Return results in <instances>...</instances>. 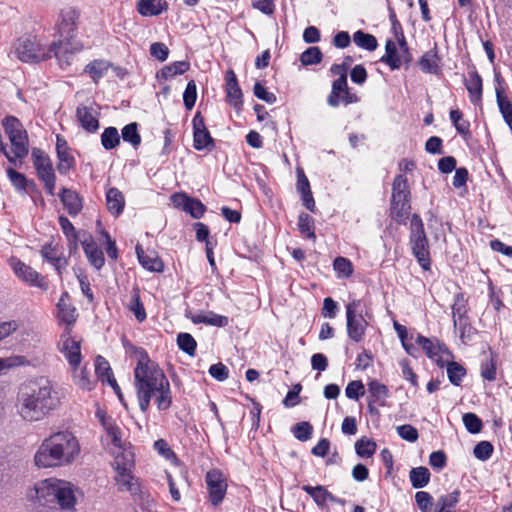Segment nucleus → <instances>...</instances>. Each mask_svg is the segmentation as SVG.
Here are the masks:
<instances>
[{
    "label": "nucleus",
    "instance_id": "f257e3e1",
    "mask_svg": "<svg viewBox=\"0 0 512 512\" xmlns=\"http://www.w3.org/2000/svg\"><path fill=\"white\" fill-rule=\"evenodd\" d=\"M137 354L134 388L140 410L146 413L152 400L159 411L168 410L172 405V393L167 376L143 349H138Z\"/></svg>",
    "mask_w": 512,
    "mask_h": 512
},
{
    "label": "nucleus",
    "instance_id": "f03ea898",
    "mask_svg": "<svg viewBox=\"0 0 512 512\" xmlns=\"http://www.w3.org/2000/svg\"><path fill=\"white\" fill-rule=\"evenodd\" d=\"M61 403L57 385L46 376H37L21 383L16 396L19 416L26 422L47 418Z\"/></svg>",
    "mask_w": 512,
    "mask_h": 512
},
{
    "label": "nucleus",
    "instance_id": "7ed1b4c3",
    "mask_svg": "<svg viewBox=\"0 0 512 512\" xmlns=\"http://www.w3.org/2000/svg\"><path fill=\"white\" fill-rule=\"evenodd\" d=\"M78 438L69 430L52 433L44 438L34 454L38 468H59L73 464L80 456Z\"/></svg>",
    "mask_w": 512,
    "mask_h": 512
},
{
    "label": "nucleus",
    "instance_id": "20e7f679",
    "mask_svg": "<svg viewBox=\"0 0 512 512\" xmlns=\"http://www.w3.org/2000/svg\"><path fill=\"white\" fill-rule=\"evenodd\" d=\"M34 491L37 502H51L64 511H76L78 489L69 481L55 477L47 478L37 482Z\"/></svg>",
    "mask_w": 512,
    "mask_h": 512
},
{
    "label": "nucleus",
    "instance_id": "39448f33",
    "mask_svg": "<svg viewBox=\"0 0 512 512\" xmlns=\"http://www.w3.org/2000/svg\"><path fill=\"white\" fill-rule=\"evenodd\" d=\"M62 49H64L62 41L48 44L38 36L21 37L14 46L15 54L22 62H40L55 56L62 63L65 62Z\"/></svg>",
    "mask_w": 512,
    "mask_h": 512
},
{
    "label": "nucleus",
    "instance_id": "423d86ee",
    "mask_svg": "<svg viewBox=\"0 0 512 512\" xmlns=\"http://www.w3.org/2000/svg\"><path fill=\"white\" fill-rule=\"evenodd\" d=\"M115 482L117 489L120 492H128L131 496L137 495L143 489L141 484L132 473L133 467V453L129 450H124L121 454L115 457Z\"/></svg>",
    "mask_w": 512,
    "mask_h": 512
},
{
    "label": "nucleus",
    "instance_id": "0eeeda50",
    "mask_svg": "<svg viewBox=\"0 0 512 512\" xmlns=\"http://www.w3.org/2000/svg\"><path fill=\"white\" fill-rule=\"evenodd\" d=\"M410 190L404 175L395 177L392 184L390 215L399 224H405L410 213Z\"/></svg>",
    "mask_w": 512,
    "mask_h": 512
},
{
    "label": "nucleus",
    "instance_id": "6e6552de",
    "mask_svg": "<svg viewBox=\"0 0 512 512\" xmlns=\"http://www.w3.org/2000/svg\"><path fill=\"white\" fill-rule=\"evenodd\" d=\"M409 241L412 253L419 265L424 270H429L431 265L429 244L425 234L424 224L418 214H413L411 217Z\"/></svg>",
    "mask_w": 512,
    "mask_h": 512
},
{
    "label": "nucleus",
    "instance_id": "1a4fd4ad",
    "mask_svg": "<svg viewBox=\"0 0 512 512\" xmlns=\"http://www.w3.org/2000/svg\"><path fill=\"white\" fill-rule=\"evenodd\" d=\"M339 77L333 81L332 90L327 98V103L332 107L340 104L349 105L359 101L357 94L350 92L347 84V69L342 65H334L331 68Z\"/></svg>",
    "mask_w": 512,
    "mask_h": 512
},
{
    "label": "nucleus",
    "instance_id": "9d476101",
    "mask_svg": "<svg viewBox=\"0 0 512 512\" xmlns=\"http://www.w3.org/2000/svg\"><path fill=\"white\" fill-rule=\"evenodd\" d=\"M3 127L12 146V154L17 159H23L27 156L28 134L22 123L14 116H8L3 120Z\"/></svg>",
    "mask_w": 512,
    "mask_h": 512
},
{
    "label": "nucleus",
    "instance_id": "9b49d317",
    "mask_svg": "<svg viewBox=\"0 0 512 512\" xmlns=\"http://www.w3.org/2000/svg\"><path fill=\"white\" fill-rule=\"evenodd\" d=\"M360 306V300H352L346 305L347 335L356 343L363 340L368 326V322L364 318Z\"/></svg>",
    "mask_w": 512,
    "mask_h": 512
},
{
    "label": "nucleus",
    "instance_id": "f8f14e48",
    "mask_svg": "<svg viewBox=\"0 0 512 512\" xmlns=\"http://www.w3.org/2000/svg\"><path fill=\"white\" fill-rule=\"evenodd\" d=\"M78 13L73 8L63 9L60 13L58 22V32L62 38L60 41L64 43L62 54L65 57V63L69 64L72 55V44L70 40L73 38L77 26Z\"/></svg>",
    "mask_w": 512,
    "mask_h": 512
},
{
    "label": "nucleus",
    "instance_id": "ddd939ff",
    "mask_svg": "<svg viewBox=\"0 0 512 512\" xmlns=\"http://www.w3.org/2000/svg\"><path fill=\"white\" fill-rule=\"evenodd\" d=\"M410 61L411 55L404 38L399 41V47L391 39L386 41L385 54L380 58V62L388 65L391 70H398L403 63H409Z\"/></svg>",
    "mask_w": 512,
    "mask_h": 512
},
{
    "label": "nucleus",
    "instance_id": "4468645a",
    "mask_svg": "<svg viewBox=\"0 0 512 512\" xmlns=\"http://www.w3.org/2000/svg\"><path fill=\"white\" fill-rule=\"evenodd\" d=\"M32 158L37 175L44 183L47 193L54 195L56 177L48 155L41 149L34 148Z\"/></svg>",
    "mask_w": 512,
    "mask_h": 512
},
{
    "label": "nucleus",
    "instance_id": "2eb2a0df",
    "mask_svg": "<svg viewBox=\"0 0 512 512\" xmlns=\"http://www.w3.org/2000/svg\"><path fill=\"white\" fill-rule=\"evenodd\" d=\"M100 106L94 101H87L77 106L76 119L80 126L89 133L99 129Z\"/></svg>",
    "mask_w": 512,
    "mask_h": 512
},
{
    "label": "nucleus",
    "instance_id": "dca6fc26",
    "mask_svg": "<svg viewBox=\"0 0 512 512\" xmlns=\"http://www.w3.org/2000/svg\"><path fill=\"white\" fill-rule=\"evenodd\" d=\"M9 264L15 275L20 280L24 281L30 286L37 287L44 291L48 289V283L46 282L45 278L32 267L26 265L24 262L16 258L10 259Z\"/></svg>",
    "mask_w": 512,
    "mask_h": 512
},
{
    "label": "nucleus",
    "instance_id": "f3484780",
    "mask_svg": "<svg viewBox=\"0 0 512 512\" xmlns=\"http://www.w3.org/2000/svg\"><path fill=\"white\" fill-rule=\"evenodd\" d=\"M205 480L210 502L214 506L219 505L223 501L227 490V481L224 474L218 469H212L206 473Z\"/></svg>",
    "mask_w": 512,
    "mask_h": 512
},
{
    "label": "nucleus",
    "instance_id": "a211bd4d",
    "mask_svg": "<svg viewBox=\"0 0 512 512\" xmlns=\"http://www.w3.org/2000/svg\"><path fill=\"white\" fill-rule=\"evenodd\" d=\"M193 124V147L198 150L210 149L214 146L213 138L205 126L204 118L198 112L192 120Z\"/></svg>",
    "mask_w": 512,
    "mask_h": 512
},
{
    "label": "nucleus",
    "instance_id": "6ab92c4d",
    "mask_svg": "<svg viewBox=\"0 0 512 512\" xmlns=\"http://www.w3.org/2000/svg\"><path fill=\"white\" fill-rule=\"evenodd\" d=\"M41 255L55 268L58 275L61 276L68 265V261L63 256L60 247L52 243L46 244L41 249Z\"/></svg>",
    "mask_w": 512,
    "mask_h": 512
},
{
    "label": "nucleus",
    "instance_id": "aec40b11",
    "mask_svg": "<svg viewBox=\"0 0 512 512\" xmlns=\"http://www.w3.org/2000/svg\"><path fill=\"white\" fill-rule=\"evenodd\" d=\"M81 244L90 264L97 270H100L105 264V259L103 252L98 248L93 237L89 234L84 235Z\"/></svg>",
    "mask_w": 512,
    "mask_h": 512
},
{
    "label": "nucleus",
    "instance_id": "412c9836",
    "mask_svg": "<svg viewBox=\"0 0 512 512\" xmlns=\"http://www.w3.org/2000/svg\"><path fill=\"white\" fill-rule=\"evenodd\" d=\"M61 352L70 364L72 371H76L81 362L80 342L67 336L62 340Z\"/></svg>",
    "mask_w": 512,
    "mask_h": 512
},
{
    "label": "nucleus",
    "instance_id": "4be33fe9",
    "mask_svg": "<svg viewBox=\"0 0 512 512\" xmlns=\"http://www.w3.org/2000/svg\"><path fill=\"white\" fill-rule=\"evenodd\" d=\"M464 85L468 91L470 101L474 105H478L482 101L483 83L482 78L475 68L468 72V78L465 79Z\"/></svg>",
    "mask_w": 512,
    "mask_h": 512
},
{
    "label": "nucleus",
    "instance_id": "5701e85b",
    "mask_svg": "<svg viewBox=\"0 0 512 512\" xmlns=\"http://www.w3.org/2000/svg\"><path fill=\"white\" fill-rule=\"evenodd\" d=\"M96 415L99 418L107 436L111 439L113 445L117 448H123L124 442L122 440L121 428L111 417L106 416L103 411H97Z\"/></svg>",
    "mask_w": 512,
    "mask_h": 512
},
{
    "label": "nucleus",
    "instance_id": "b1692460",
    "mask_svg": "<svg viewBox=\"0 0 512 512\" xmlns=\"http://www.w3.org/2000/svg\"><path fill=\"white\" fill-rule=\"evenodd\" d=\"M95 372L97 376L103 381L107 382L115 391V393L118 395V397L121 399V392L120 387L116 382V379L113 376L111 367L108 363V361L102 357L97 356L95 360Z\"/></svg>",
    "mask_w": 512,
    "mask_h": 512
},
{
    "label": "nucleus",
    "instance_id": "393cba45",
    "mask_svg": "<svg viewBox=\"0 0 512 512\" xmlns=\"http://www.w3.org/2000/svg\"><path fill=\"white\" fill-rule=\"evenodd\" d=\"M188 318L194 324H205L209 326L215 327H225L228 325L229 320L228 317L219 315L213 311H200L195 314L188 316Z\"/></svg>",
    "mask_w": 512,
    "mask_h": 512
},
{
    "label": "nucleus",
    "instance_id": "a878e982",
    "mask_svg": "<svg viewBox=\"0 0 512 512\" xmlns=\"http://www.w3.org/2000/svg\"><path fill=\"white\" fill-rule=\"evenodd\" d=\"M297 191L300 193L303 205L310 211H315V201L310 190L309 181L301 168H297Z\"/></svg>",
    "mask_w": 512,
    "mask_h": 512
},
{
    "label": "nucleus",
    "instance_id": "bb28decb",
    "mask_svg": "<svg viewBox=\"0 0 512 512\" xmlns=\"http://www.w3.org/2000/svg\"><path fill=\"white\" fill-rule=\"evenodd\" d=\"M58 319L60 322L71 325L76 321L77 313L75 307L70 303L68 293L65 292L57 303Z\"/></svg>",
    "mask_w": 512,
    "mask_h": 512
},
{
    "label": "nucleus",
    "instance_id": "cd10ccee",
    "mask_svg": "<svg viewBox=\"0 0 512 512\" xmlns=\"http://www.w3.org/2000/svg\"><path fill=\"white\" fill-rule=\"evenodd\" d=\"M56 151L59 159L57 169L61 174H65L73 166L74 158L69 153L67 142L60 136H57Z\"/></svg>",
    "mask_w": 512,
    "mask_h": 512
},
{
    "label": "nucleus",
    "instance_id": "c85d7f7f",
    "mask_svg": "<svg viewBox=\"0 0 512 512\" xmlns=\"http://www.w3.org/2000/svg\"><path fill=\"white\" fill-rule=\"evenodd\" d=\"M60 200L63 206L71 216H76L80 213L83 207L82 199L73 190L64 188L60 194Z\"/></svg>",
    "mask_w": 512,
    "mask_h": 512
},
{
    "label": "nucleus",
    "instance_id": "c756f323",
    "mask_svg": "<svg viewBox=\"0 0 512 512\" xmlns=\"http://www.w3.org/2000/svg\"><path fill=\"white\" fill-rule=\"evenodd\" d=\"M226 93L228 102L234 107L242 105V92L235 73L229 70L226 74Z\"/></svg>",
    "mask_w": 512,
    "mask_h": 512
},
{
    "label": "nucleus",
    "instance_id": "7c9ffc66",
    "mask_svg": "<svg viewBox=\"0 0 512 512\" xmlns=\"http://www.w3.org/2000/svg\"><path fill=\"white\" fill-rule=\"evenodd\" d=\"M190 68L188 61H176L164 66L157 72L156 78L161 81H167L177 75H182Z\"/></svg>",
    "mask_w": 512,
    "mask_h": 512
},
{
    "label": "nucleus",
    "instance_id": "2f4dec72",
    "mask_svg": "<svg viewBox=\"0 0 512 512\" xmlns=\"http://www.w3.org/2000/svg\"><path fill=\"white\" fill-rule=\"evenodd\" d=\"M419 67L424 73L437 74L439 71L440 57L436 47L425 52L419 59Z\"/></svg>",
    "mask_w": 512,
    "mask_h": 512
},
{
    "label": "nucleus",
    "instance_id": "473e14b6",
    "mask_svg": "<svg viewBox=\"0 0 512 512\" xmlns=\"http://www.w3.org/2000/svg\"><path fill=\"white\" fill-rule=\"evenodd\" d=\"M133 499L135 512H158L157 503L148 491L142 490Z\"/></svg>",
    "mask_w": 512,
    "mask_h": 512
},
{
    "label": "nucleus",
    "instance_id": "72a5a7b5",
    "mask_svg": "<svg viewBox=\"0 0 512 512\" xmlns=\"http://www.w3.org/2000/svg\"><path fill=\"white\" fill-rule=\"evenodd\" d=\"M416 343L422 347L426 355L431 359H435L440 356V354L445 350V346L435 338H427L422 335H418Z\"/></svg>",
    "mask_w": 512,
    "mask_h": 512
},
{
    "label": "nucleus",
    "instance_id": "f704fd0d",
    "mask_svg": "<svg viewBox=\"0 0 512 512\" xmlns=\"http://www.w3.org/2000/svg\"><path fill=\"white\" fill-rule=\"evenodd\" d=\"M461 492L454 490L451 493L440 496L436 502L434 512H456V506L459 503Z\"/></svg>",
    "mask_w": 512,
    "mask_h": 512
},
{
    "label": "nucleus",
    "instance_id": "c9c22d12",
    "mask_svg": "<svg viewBox=\"0 0 512 512\" xmlns=\"http://www.w3.org/2000/svg\"><path fill=\"white\" fill-rule=\"evenodd\" d=\"M106 202L109 212L115 216L122 213L125 200L123 194L117 188H110L106 193Z\"/></svg>",
    "mask_w": 512,
    "mask_h": 512
},
{
    "label": "nucleus",
    "instance_id": "e433bc0d",
    "mask_svg": "<svg viewBox=\"0 0 512 512\" xmlns=\"http://www.w3.org/2000/svg\"><path fill=\"white\" fill-rule=\"evenodd\" d=\"M136 253L139 259L140 264L147 270L161 272L163 270L162 261L154 254H147L140 247H136Z\"/></svg>",
    "mask_w": 512,
    "mask_h": 512
},
{
    "label": "nucleus",
    "instance_id": "4c0bfd02",
    "mask_svg": "<svg viewBox=\"0 0 512 512\" xmlns=\"http://www.w3.org/2000/svg\"><path fill=\"white\" fill-rule=\"evenodd\" d=\"M166 9V3L162 0H140L137 10L142 16H156Z\"/></svg>",
    "mask_w": 512,
    "mask_h": 512
},
{
    "label": "nucleus",
    "instance_id": "58836bf2",
    "mask_svg": "<svg viewBox=\"0 0 512 512\" xmlns=\"http://www.w3.org/2000/svg\"><path fill=\"white\" fill-rule=\"evenodd\" d=\"M30 361L23 355H10L0 358V375L7 373L12 369L29 366Z\"/></svg>",
    "mask_w": 512,
    "mask_h": 512
},
{
    "label": "nucleus",
    "instance_id": "ea45409f",
    "mask_svg": "<svg viewBox=\"0 0 512 512\" xmlns=\"http://www.w3.org/2000/svg\"><path fill=\"white\" fill-rule=\"evenodd\" d=\"M430 476L428 468L424 466L413 468L409 473L411 485L415 489L425 487L430 481Z\"/></svg>",
    "mask_w": 512,
    "mask_h": 512
},
{
    "label": "nucleus",
    "instance_id": "a19ab883",
    "mask_svg": "<svg viewBox=\"0 0 512 512\" xmlns=\"http://www.w3.org/2000/svg\"><path fill=\"white\" fill-rule=\"evenodd\" d=\"M298 230L306 238L316 242L314 219L307 213H301L298 218Z\"/></svg>",
    "mask_w": 512,
    "mask_h": 512
},
{
    "label": "nucleus",
    "instance_id": "79ce46f5",
    "mask_svg": "<svg viewBox=\"0 0 512 512\" xmlns=\"http://www.w3.org/2000/svg\"><path fill=\"white\" fill-rule=\"evenodd\" d=\"M496 99L506 124L512 130V103L503 95V91L500 88H496Z\"/></svg>",
    "mask_w": 512,
    "mask_h": 512
},
{
    "label": "nucleus",
    "instance_id": "37998d69",
    "mask_svg": "<svg viewBox=\"0 0 512 512\" xmlns=\"http://www.w3.org/2000/svg\"><path fill=\"white\" fill-rule=\"evenodd\" d=\"M333 269L336 273L337 278L347 279L354 271L352 262L345 257H336L333 261Z\"/></svg>",
    "mask_w": 512,
    "mask_h": 512
},
{
    "label": "nucleus",
    "instance_id": "c03bdc74",
    "mask_svg": "<svg viewBox=\"0 0 512 512\" xmlns=\"http://www.w3.org/2000/svg\"><path fill=\"white\" fill-rule=\"evenodd\" d=\"M128 307L139 322H143L146 319V311L140 300L139 289L136 287L131 291V299Z\"/></svg>",
    "mask_w": 512,
    "mask_h": 512
},
{
    "label": "nucleus",
    "instance_id": "a18cd8bd",
    "mask_svg": "<svg viewBox=\"0 0 512 512\" xmlns=\"http://www.w3.org/2000/svg\"><path fill=\"white\" fill-rule=\"evenodd\" d=\"M353 41L358 46L368 51H374L377 46V39L375 36L358 30L353 35Z\"/></svg>",
    "mask_w": 512,
    "mask_h": 512
},
{
    "label": "nucleus",
    "instance_id": "49530a36",
    "mask_svg": "<svg viewBox=\"0 0 512 512\" xmlns=\"http://www.w3.org/2000/svg\"><path fill=\"white\" fill-rule=\"evenodd\" d=\"M101 144L105 150H112L120 144V135L115 127H107L101 134Z\"/></svg>",
    "mask_w": 512,
    "mask_h": 512
},
{
    "label": "nucleus",
    "instance_id": "de8ad7c7",
    "mask_svg": "<svg viewBox=\"0 0 512 512\" xmlns=\"http://www.w3.org/2000/svg\"><path fill=\"white\" fill-rule=\"evenodd\" d=\"M450 120L459 134L466 136L470 133V123L463 119V114L460 110H451Z\"/></svg>",
    "mask_w": 512,
    "mask_h": 512
},
{
    "label": "nucleus",
    "instance_id": "09e8293b",
    "mask_svg": "<svg viewBox=\"0 0 512 512\" xmlns=\"http://www.w3.org/2000/svg\"><path fill=\"white\" fill-rule=\"evenodd\" d=\"M125 142L130 143L134 148L138 147L141 143V136L138 133L137 123H129L122 129L121 134Z\"/></svg>",
    "mask_w": 512,
    "mask_h": 512
},
{
    "label": "nucleus",
    "instance_id": "8fccbe9b",
    "mask_svg": "<svg viewBox=\"0 0 512 512\" xmlns=\"http://www.w3.org/2000/svg\"><path fill=\"white\" fill-rule=\"evenodd\" d=\"M355 451L359 457L369 458L376 451V444L372 440L362 437L355 443Z\"/></svg>",
    "mask_w": 512,
    "mask_h": 512
},
{
    "label": "nucleus",
    "instance_id": "3c124183",
    "mask_svg": "<svg viewBox=\"0 0 512 512\" xmlns=\"http://www.w3.org/2000/svg\"><path fill=\"white\" fill-rule=\"evenodd\" d=\"M447 374L449 381L453 385L459 386L466 375V369L457 362H449L447 365Z\"/></svg>",
    "mask_w": 512,
    "mask_h": 512
},
{
    "label": "nucleus",
    "instance_id": "603ef678",
    "mask_svg": "<svg viewBox=\"0 0 512 512\" xmlns=\"http://www.w3.org/2000/svg\"><path fill=\"white\" fill-rule=\"evenodd\" d=\"M453 322L457 319H466V299L462 293L455 295L454 303L452 305Z\"/></svg>",
    "mask_w": 512,
    "mask_h": 512
},
{
    "label": "nucleus",
    "instance_id": "864d4df0",
    "mask_svg": "<svg viewBox=\"0 0 512 512\" xmlns=\"http://www.w3.org/2000/svg\"><path fill=\"white\" fill-rule=\"evenodd\" d=\"M454 327L458 328L460 339L463 344H466L468 341H470L475 334V329L471 326L470 323H468L467 318L453 322Z\"/></svg>",
    "mask_w": 512,
    "mask_h": 512
},
{
    "label": "nucleus",
    "instance_id": "5fc2aeb1",
    "mask_svg": "<svg viewBox=\"0 0 512 512\" xmlns=\"http://www.w3.org/2000/svg\"><path fill=\"white\" fill-rule=\"evenodd\" d=\"M177 344L179 348L186 352L188 355L193 356L196 351V341L195 339L188 333H180L177 336Z\"/></svg>",
    "mask_w": 512,
    "mask_h": 512
},
{
    "label": "nucleus",
    "instance_id": "6e6d98bb",
    "mask_svg": "<svg viewBox=\"0 0 512 512\" xmlns=\"http://www.w3.org/2000/svg\"><path fill=\"white\" fill-rule=\"evenodd\" d=\"M301 66L318 64L320 62V49L316 46L309 47L300 55Z\"/></svg>",
    "mask_w": 512,
    "mask_h": 512
},
{
    "label": "nucleus",
    "instance_id": "4d7b16f0",
    "mask_svg": "<svg viewBox=\"0 0 512 512\" xmlns=\"http://www.w3.org/2000/svg\"><path fill=\"white\" fill-rule=\"evenodd\" d=\"M197 99V87L194 80L187 83L186 89L183 93V103L187 110H191Z\"/></svg>",
    "mask_w": 512,
    "mask_h": 512
},
{
    "label": "nucleus",
    "instance_id": "13d9d810",
    "mask_svg": "<svg viewBox=\"0 0 512 512\" xmlns=\"http://www.w3.org/2000/svg\"><path fill=\"white\" fill-rule=\"evenodd\" d=\"M107 69L108 64L102 60H95L85 67V71L89 73L94 80L101 78Z\"/></svg>",
    "mask_w": 512,
    "mask_h": 512
},
{
    "label": "nucleus",
    "instance_id": "bf43d9fd",
    "mask_svg": "<svg viewBox=\"0 0 512 512\" xmlns=\"http://www.w3.org/2000/svg\"><path fill=\"white\" fill-rule=\"evenodd\" d=\"M463 423L468 432L472 434L479 433L482 429V421L474 413H465L463 415Z\"/></svg>",
    "mask_w": 512,
    "mask_h": 512
},
{
    "label": "nucleus",
    "instance_id": "052dcab7",
    "mask_svg": "<svg viewBox=\"0 0 512 512\" xmlns=\"http://www.w3.org/2000/svg\"><path fill=\"white\" fill-rule=\"evenodd\" d=\"M59 224H60V227H61L63 233L67 237L68 241L70 243H72L76 247V245H77V232H76L75 227L73 226V224L65 216H60L59 217Z\"/></svg>",
    "mask_w": 512,
    "mask_h": 512
},
{
    "label": "nucleus",
    "instance_id": "680f3d73",
    "mask_svg": "<svg viewBox=\"0 0 512 512\" xmlns=\"http://www.w3.org/2000/svg\"><path fill=\"white\" fill-rule=\"evenodd\" d=\"M492 453H493V446L488 441L479 442L474 447V450H473L474 456L481 461L488 460L491 457Z\"/></svg>",
    "mask_w": 512,
    "mask_h": 512
},
{
    "label": "nucleus",
    "instance_id": "e2e57ef3",
    "mask_svg": "<svg viewBox=\"0 0 512 512\" xmlns=\"http://www.w3.org/2000/svg\"><path fill=\"white\" fill-rule=\"evenodd\" d=\"M415 501L421 512H431L433 506V497L425 491H418L415 494Z\"/></svg>",
    "mask_w": 512,
    "mask_h": 512
},
{
    "label": "nucleus",
    "instance_id": "0e129e2a",
    "mask_svg": "<svg viewBox=\"0 0 512 512\" xmlns=\"http://www.w3.org/2000/svg\"><path fill=\"white\" fill-rule=\"evenodd\" d=\"M7 176L9 180L11 181L12 185L19 191H25L26 190V184L27 180L25 176L17 171H15L13 168L9 167L6 169Z\"/></svg>",
    "mask_w": 512,
    "mask_h": 512
},
{
    "label": "nucleus",
    "instance_id": "69168bd1",
    "mask_svg": "<svg viewBox=\"0 0 512 512\" xmlns=\"http://www.w3.org/2000/svg\"><path fill=\"white\" fill-rule=\"evenodd\" d=\"M396 430H397L398 435L402 439H404L408 442L413 443V442L417 441V439L419 437L417 429L410 424H404V425L397 426Z\"/></svg>",
    "mask_w": 512,
    "mask_h": 512
},
{
    "label": "nucleus",
    "instance_id": "338daca9",
    "mask_svg": "<svg viewBox=\"0 0 512 512\" xmlns=\"http://www.w3.org/2000/svg\"><path fill=\"white\" fill-rule=\"evenodd\" d=\"M313 427L308 422H300L293 428L294 436L300 441H306L311 438Z\"/></svg>",
    "mask_w": 512,
    "mask_h": 512
},
{
    "label": "nucleus",
    "instance_id": "774afa93",
    "mask_svg": "<svg viewBox=\"0 0 512 512\" xmlns=\"http://www.w3.org/2000/svg\"><path fill=\"white\" fill-rule=\"evenodd\" d=\"M205 210L206 208L200 200L190 198L185 212L189 213L193 218L199 219L203 216Z\"/></svg>",
    "mask_w": 512,
    "mask_h": 512
}]
</instances>
